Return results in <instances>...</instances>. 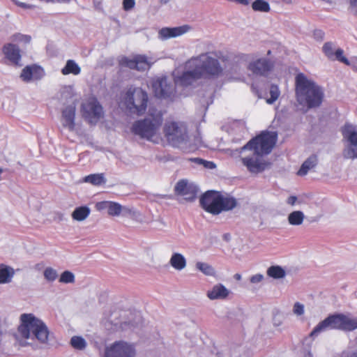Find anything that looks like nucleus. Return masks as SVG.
Returning <instances> with one entry per match:
<instances>
[{"label":"nucleus","mask_w":357,"mask_h":357,"mask_svg":"<svg viewBox=\"0 0 357 357\" xmlns=\"http://www.w3.org/2000/svg\"><path fill=\"white\" fill-rule=\"evenodd\" d=\"M227 59L213 52H206L190 59L189 65L198 68L202 78L217 79L224 76Z\"/></svg>","instance_id":"nucleus-4"},{"label":"nucleus","mask_w":357,"mask_h":357,"mask_svg":"<svg viewBox=\"0 0 357 357\" xmlns=\"http://www.w3.org/2000/svg\"><path fill=\"white\" fill-rule=\"evenodd\" d=\"M82 116L91 124H96L104 114L103 108L96 98L91 96L81 105Z\"/></svg>","instance_id":"nucleus-13"},{"label":"nucleus","mask_w":357,"mask_h":357,"mask_svg":"<svg viewBox=\"0 0 357 357\" xmlns=\"http://www.w3.org/2000/svg\"><path fill=\"white\" fill-rule=\"evenodd\" d=\"M324 35H325L324 32L319 29L315 30L313 33L314 39H316L317 40H319V41L324 40Z\"/></svg>","instance_id":"nucleus-47"},{"label":"nucleus","mask_w":357,"mask_h":357,"mask_svg":"<svg viewBox=\"0 0 357 357\" xmlns=\"http://www.w3.org/2000/svg\"><path fill=\"white\" fill-rule=\"evenodd\" d=\"M277 137L275 132H263L249 141L240 151L236 150L238 153L245 150L253 151L252 155L241 158V162L249 172L259 174L268 167L269 163L262 156L271 153L276 143Z\"/></svg>","instance_id":"nucleus-1"},{"label":"nucleus","mask_w":357,"mask_h":357,"mask_svg":"<svg viewBox=\"0 0 357 357\" xmlns=\"http://www.w3.org/2000/svg\"><path fill=\"white\" fill-rule=\"evenodd\" d=\"M75 105H70L66 107L61 112V125L63 128L71 132L75 129Z\"/></svg>","instance_id":"nucleus-22"},{"label":"nucleus","mask_w":357,"mask_h":357,"mask_svg":"<svg viewBox=\"0 0 357 357\" xmlns=\"http://www.w3.org/2000/svg\"><path fill=\"white\" fill-rule=\"evenodd\" d=\"M292 311L294 315L297 317L302 316L305 313V306L299 302H296L293 306Z\"/></svg>","instance_id":"nucleus-43"},{"label":"nucleus","mask_w":357,"mask_h":357,"mask_svg":"<svg viewBox=\"0 0 357 357\" xmlns=\"http://www.w3.org/2000/svg\"><path fill=\"white\" fill-rule=\"evenodd\" d=\"M267 275L273 279H282L286 276L285 270L280 266H271L266 271Z\"/></svg>","instance_id":"nucleus-33"},{"label":"nucleus","mask_w":357,"mask_h":357,"mask_svg":"<svg viewBox=\"0 0 357 357\" xmlns=\"http://www.w3.org/2000/svg\"><path fill=\"white\" fill-rule=\"evenodd\" d=\"M45 76L43 68L37 65L27 66L20 74V78L25 82H31L41 79Z\"/></svg>","instance_id":"nucleus-21"},{"label":"nucleus","mask_w":357,"mask_h":357,"mask_svg":"<svg viewBox=\"0 0 357 357\" xmlns=\"http://www.w3.org/2000/svg\"><path fill=\"white\" fill-rule=\"evenodd\" d=\"M330 329L353 331L357 329V318L342 313L330 315L314 328L310 333V337L314 338Z\"/></svg>","instance_id":"nucleus-6"},{"label":"nucleus","mask_w":357,"mask_h":357,"mask_svg":"<svg viewBox=\"0 0 357 357\" xmlns=\"http://www.w3.org/2000/svg\"><path fill=\"white\" fill-rule=\"evenodd\" d=\"M305 357H312V355L309 353Z\"/></svg>","instance_id":"nucleus-54"},{"label":"nucleus","mask_w":357,"mask_h":357,"mask_svg":"<svg viewBox=\"0 0 357 357\" xmlns=\"http://www.w3.org/2000/svg\"><path fill=\"white\" fill-rule=\"evenodd\" d=\"M234 278L236 280H240L241 279V275L239 273H236L234 275Z\"/></svg>","instance_id":"nucleus-51"},{"label":"nucleus","mask_w":357,"mask_h":357,"mask_svg":"<svg viewBox=\"0 0 357 357\" xmlns=\"http://www.w3.org/2000/svg\"><path fill=\"white\" fill-rule=\"evenodd\" d=\"M123 63L130 69L144 71L149 69L154 61L149 59L145 55H137L132 59H125L123 60Z\"/></svg>","instance_id":"nucleus-20"},{"label":"nucleus","mask_w":357,"mask_h":357,"mask_svg":"<svg viewBox=\"0 0 357 357\" xmlns=\"http://www.w3.org/2000/svg\"><path fill=\"white\" fill-rule=\"evenodd\" d=\"M252 8L255 11L268 13L271 10L270 5L268 1L264 0H256L252 3Z\"/></svg>","instance_id":"nucleus-35"},{"label":"nucleus","mask_w":357,"mask_h":357,"mask_svg":"<svg viewBox=\"0 0 357 357\" xmlns=\"http://www.w3.org/2000/svg\"><path fill=\"white\" fill-rule=\"evenodd\" d=\"M135 5V0H123V6L125 10H130L134 8Z\"/></svg>","instance_id":"nucleus-45"},{"label":"nucleus","mask_w":357,"mask_h":357,"mask_svg":"<svg viewBox=\"0 0 357 357\" xmlns=\"http://www.w3.org/2000/svg\"><path fill=\"white\" fill-rule=\"evenodd\" d=\"M264 275L261 273H258L253 275L250 278V282L253 284H259L261 282L264 280Z\"/></svg>","instance_id":"nucleus-44"},{"label":"nucleus","mask_w":357,"mask_h":357,"mask_svg":"<svg viewBox=\"0 0 357 357\" xmlns=\"http://www.w3.org/2000/svg\"><path fill=\"white\" fill-rule=\"evenodd\" d=\"M75 282V275L69 271H63L59 278V282L68 284V283H73Z\"/></svg>","instance_id":"nucleus-39"},{"label":"nucleus","mask_w":357,"mask_h":357,"mask_svg":"<svg viewBox=\"0 0 357 357\" xmlns=\"http://www.w3.org/2000/svg\"><path fill=\"white\" fill-rule=\"evenodd\" d=\"M153 90L156 97L160 98H170L174 93V86L168 82L166 77H158L153 80Z\"/></svg>","instance_id":"nucleus-16"},{"label":"nucleus","mask_w":357,"mask_h":357,"mask_svg":"<svg viewBox=\"0 0 357 357\" xmlns=\"http://www.w3.org/2000/svg\"><path fill=\"white\" fill-rule=\"evenodd\" d=\"M162 123V114L160 111L149 114L144 120L136 121L132 128V132L148 140L153 141Z\"/></svg>","instance_id":"nucleus-8"},{"label":"nucleus","mask_w":357,"mask_h":357,"mask_svg":"<svg viewBox=\"0 0 357 357\" xmlns=\"http://www.w3.org/2000/svg\"><path fill=\"white\" fill-rule=\"evenodd\" d=\"M190 59L184 64L183 71L181 74L178 71L174 73V79L176 85L188 86L193 84L198 79H202V77L198 68L189 65Z\"/></svg>","instance_id":"nucleus-14"},{"label":"nucleus","mask_w":357,"mask_h":357,"mask_svg":"<svg viewBox=\"0 0 357 357\" xmlns=\"http://www.w3.org/2000/svg\"><path fill=\"white\" fill-rule=\"evenodd\" d=\"M297 197L292 195L288 197L287 199V203L291 206H294L297 202Z\"/></svg>","instance_id":"nucleus-49"},{"label":"nucleus","mask_w":357,"mask_h":357,"mask_svg":"<svg viewBox=\"0 0 357 357\" xmlns=\"http://www.w3.org/2000/svg\"><path fill=\"white\" fill-rule=\"evenodd\" d=\"M230 294L231 291L229 289L222 284L218 283L213 285L212 288L207 291L206 296L212 301L225 300L227 298Z\"/></svg>","instance_id":"nucleus-24"},{"label":"nucleus","mask_w":357,"mask_h":357,"mask_svg":"<svg viewBox=\"0 0 357 357\" xmlns=\"http://www.w3.org/2000/svg\"><path fill=\"white\" fill-rule=\"evenodd\" d=\"M81 73V68L74 60H68L66 66L62 68L61 73L64 75L73 74L77 75Z\"/></svg>","instance_id":"nucleus-30"},{"label":"nucleus","mask_w":357,"mask_h":357,"mask_svg":"<svg viewBox=\"0 0 357 357\" xmlns=\"http://www.w3.org/2000/svg\"><path fill=\"white\" fill-rule=\"evenodd\" d=\"M3 52L6 58L12 63L18 65L21 60V54L19 47L13 44L8 43L3 47Z\"/></svg>","instance_id":"nucleus-25"},{"label":"nucleus","mask_w":357,"mask_h":357,"mask_svg":"<svg viewBox=\"0 0 357 357\" xmlns=\"http://www.w3.org/2000/svg\"><path fill=\"white\" fill-rule=\"evenodd\" d=\"M109 321L116 328L127 330L138 326L142 322V315L137 311L121 310L112 312Z\"/></svg>","instance_id":"nucleus-10"},{"label":"nucleus","mask_w":357,"mask_h":357,"mask_svg":"<svg viewBox=\"0 0 357 357\" xmlns=\"http://www.w3.org/2000/svg\"><path fill=\"white\" fill-rule=\"evenodd\" d=\"M11 40L13 42L23 43L24 44L29 43L31 38L29 35H24L22 33H15L11 36Z\"/></svg>","instance_id":"nucleus-41"},{"label":"nucleus","mask_w":357,"mask_h":357,"mask_svg":"<svg viewBox=\"0 0 357 357\" xmlns=\"http://www.w3.org/2000/svg\"><path fill=\"white\" fill-rule=\"evenodd\" d=\"M317 162L318 158L317 155H310L302 164L300 169L297 172V174L301 176H305L310 169H313L317 166Z\"/></svg>","instance_id":"nucleus-27"},{"label":"nucleus","mask_w":357,"mask_h":357,"mask_svg":"<svg viewBox=\"0 0 357 357\" xmlns=\"http://www.w3.org/2000/svg\"><path fill=\"white\" fill-rule=\"evenodd\" d=\"M176 193L184 197L187 201H193L197 196L198 188L192 183H188L185 180L179 181L174 189Z\"/></svg>","instance_id":"nucleus-18"},{"label":"nucleus","mask_w":357,"mask_h":357,"mask_svg":"<svg viewBox=\"0 0 357 357\" xmlns=\"http://www.w3.org/2000/svg\"><path fill=\"white\" fill-rule=\"evenodd\" d=\"M196 268L207 276H213L215 274L214 268L205 262L197 261L195 264Z\"/></svg>","instance_id":"nucleus-34"},{"label":"nucleus","mask_w":357,"mask_h":357,"mask_svg":"<svg viewBox=\"0 0 357 357\" xmlns=\"http://www.w3.org/2000/svg\"><path fill=\"white\" fill-rule=\"evenodd\" d=\"M190 29V27L188 25L172 28H162L159 31V38L162 40L176 38L187 33Z\"/></svg>","instance_id":"nucleus-23"},{"label":"nucleus","mask_w":357,"mask_h":357,"mask_svg":"<svg viewBox=\"0 0 357 357\" xmlns=\"http://www.w3.org/2000/svg\"><path fill=\"white\" fill-rule=\"evenodd\" d=\"M96 208L98 211L106 210L107 213L112 216H119L122 214H128L130 210L128 208L122 206L120 204L110 201H102L96 203Z\"/></svg>","instance_id":"nucleus-17"},{"label":"nucleus","mask_w":357,"mask_h":357,"mask_svg":"<svg viewBox=\"0 0 357 357\" xmlns=\"http://www.w3.org/2000/svg\"><path fill=\"white\" fill-rule=\"evenodd\" d=\"M45 278L49 282L54 281L58 277L56 270L52 267H47L45 269L43 273Z\"/></svg>","instance_id":"nucleus-40"},{"label":"nucleus","mask_w":357,"mask_h":357,"mask_svg":"<svg viewBox=\"0 0 357 357\" xmlns=\"http://www.w3.org/2000/svg\"><path fill=\"white\" fill-rule=\"evenodd\" d=\"M202 207L208 213L218 215L228 211L237 206V200L229 195H222L218 192L207 191L200 198Z\"/></svg>","instance_id":"nucleus-7"},{"label":"nucleus","mask_w":357,"mask_h":357,"mask_svg":"<svg viewBox=\"0 0 357 357\" xmlns=\"http://www.w3.org/2000/svg\"><path fill=\"white\" fill-rule=\"evenodd\" d=\"M342 141L344 147L342 155L345 159H357V126L347 123L342 128Z\"/></svg>","instance_id":"nucleus-11"},{"label":"nucleus","mask_w":357,"mask_h":357,"mask_svg":"<svg viewBox=\"0 0 357 357\" xmlns=\"http://www.w3.org/2000/svg\"><path fill=\"white\" fill-rule=\"evenodd\" d=\"M164 133L168 142L184 152L194 151L197 148L190 140L186 125L183 122H167Z\"/></svg>","instance_id":"nucleus-5"},{"label":"nucleus","mask_w":357,"mask_h":357,"mask_svg":"<svg viewBox=\"0 0 357 357\" xmlns=\"http://www.w3.org/2000/svg\"><path fill=\"white\" fill-rule=\"evenodd\" d=\"M121 102L130 113L142 115L147 107L148 95L141 88L131 86L125 93Z\"/></svg>","instance_id":"nucleus-9"},{"label":"nucleus","mask_w":357,"mask_h":357,"mask_svg":"<svg viewBox=\"0 0 357 357\" xmlns=\"http://www.w3.org/2000/svg\"><path fill=\"white\" fill-rule=\"evenodd\" d=\"M169 263L174 269L178 271L183 270L187 266L185 257L179 252H173Z\"/></svg>","instance_id":"nucleus-26"},{"label":"nucleus","mask_w":357,"mask_h":357,"mask_svg":"<svg viewBox=\"0 0 357 357\" xmlns=\"http://www.w3.org/2000/svg\"><path fill=\"white\" fill-rule=\"evenodd\" d=\"M275 325H277V326H279L280 324V323L279 322H277V323H274Z\"/></svg>","instance_id":"nucleus-55"},{"label":"nucleus","mask_w":357,"mask_h":357,"mask_svg":"<svg viewBox=\"0 0 357 357\" xmlns=\"http://www.w3.org/2000/svg\"><path fill=\"white\" fill-rule=\"evenodd\" d=\"M17 6L23 8L24 9H34L36 8V6L33 4H28L26 3L20 2L17 0H12Z\"/></svg>","instance_id":"nucleus-46"},{"label":"nucleus","mask_w":357,"mask_h":357,"mask_svg":"<svg viewBox=\"0 0 357 357\" xmlns=\"http://www.w3.org/2000/svg\"><path fill=\"white\" fill-rule=\"evenodd\" d=\"M347 357H357V351L352 352Z\"/></svg>","instance_id":"nucleus-52"},{"label":"nucleus","mask_w":357,"mask_h":357,"mask_svg":"<svg viewBox=\"0 0 357 357\" xmlns=\"http://www.w3.org/2000/svg\"><path fill=\"white\" fill-rule=\"evenodd\" d=\"M202 165L207 168V169H213L215 167V165L213 162H211V161H207V160H204V164H202Z\"/></svg>","instance_id":"nucleus-48"},{"label":"nucleus","mask_w":357,"mask_h":357,"mask_svg":"<svg viewBox=\"0 0 357 357\" xmlns=\"http://www.w3.org/2000/svg\"><path fill=\"white\" fill-rule=\"evenodd\" d=\"M270 98L266 99V102L269 105L274 103L280 95V91L277 85L272 84L269 90Z\"/></svg>","instance_id":"nucleus-37"},{"label":"nucleus","mask_w":357,"mask_h":357,"mask_svg":"<svg viewBox=\"0 0 357 357\" xmlns=\"http://www.w3.org/2000/svg\"><path fill=\"white\" fill-rule=\"evenodd\" d=\"M161 3L166 4L170 0H159Z\"/></svg>","instance_id":"nucleus-53"},{"label":"nucleus","mask_w":357,"mask_h":357,"mask_svg":"<svg viewBox=\"0 0 357 357\" xmlns=\"http://www.w3.org/2000/svg\"><path fill=\"white\" fill-rule=\"evenodd\" d=\"M322 51L326 55V56L332 61L335 60V52L334 51V44L332 42H327L324 43L322 47Z\"/></svg>","instance_id":"nucleus-38"},{"label":"nucleus","mask_w":357,"mask_h":357,"mask_svg":"<svg viewBox=\"0 0 357 357\" xmlns=\"http://www.w3.org/2000/svg\"><path fill=\"white\" fill-rule=\"evenodd\" d=\"M91 210L86 206H82L75 208L72 213L73 220L81 222L86 220L90 215Z\"/></svg>","instance_id":"nucleus-29"},{"label":"nucleus","mask_w":357,"mask_h":357,"mask_svg":"<svg viewBox=\"0 0 357 357\" xmlns=\"http://www.w3.org/2000/svg\"><path fill=\"white\" fill-rule=\"evenodd\" d=\"M70 344L77 350H84L87 346L86 340L82 337L76 335L71 337Z\"/></svg>","instance_id":"nucleus-36"},{"label":"nucleus","mask_w":357,"mask_h":357,"mask_svg":"<svg viewBox=\"0 0 357 357\" xmlns=\"http://www.w3.org/2000/svg\"><path fill=\"white\" fill-rule=\"evenodd\" d=\"M84 181L93 185L105 184L107 179L103 173L89 174L84 178Z\"/></svg>","instance_id":"nucleus-31"},{"label":"nucleus","mask_w":357,"mask_h":357,"mask_svg":"<svg viewBox=\"0 0 357 357\" xmlns=\"http://www.w3.org/2000/svg\"><path fill=\"white\" fill-rule=\"evenodd\" d=\"M135 354L134 345L122 340L107 346L104 351V357H135Z\"/></svg>","instance_id":"nucleus-15"},{"label":"nucleus","mask_w":357,"mask_h":357,"mask_svg":"<svg viewBox=\"0 0 357 357\" xmlns=\"http://www.w3.org/2000/svg\"><path fill=\"white\" fill-rule=\"evenodd\" d=\"M250 59V55L241 54L236 56L230 63L227 60L224 76L229 80L243 81L245 70L248 68Z\"/></svg>","instance_id":"nucleus-12"},{"label":"nucleus","mask_w":357,"mask_h":357,"mask_svg":"<svg viewBox=\"0 0 357 357\" xmlns=\"http://www.w3.org/2000/svg\"><path fill=\"white\" fill-rule=\"evenodd\" d=\"M275 325H277V326H279L280 324V323L279 322H277V323H274Z\"/></svg>","instance_id":"nucleus-56"},{"label":"nucleus","mask_w":357,"mask_h":357,"mask_svg":"<svg viewBox=\"0 0 357 357\" xmlns=\"http://www.w3.org/2000/svg\"><path fill=\"white\" fill-rule=\"evenodd\" d=\"M296 97L298 102L307 108L319 107L324 97L321 86L303 73H298L295 78Z\"/></svg>","instance_id":"nucleus-3"},{"label":"nucleus","mask_w":357,"mask_h":357,"mask_svg":"<svg viewBox=\"0 0 357 357\" xmlns=\"http://www.w3.org/2000/svg\"><path fill=\"white\" fill-rule=\"evenodd\" d=\"M20 324L15 337L19 345L26 347L28 340H37L41 344H47L50 331L45 322L33 314L24 313L20 317Z\"/></svg>","instance_id":"nucleus-2"},{"label":"nucleus","mask_w":357,"mask_h":357,"mask_svg":"<svg viewBox=\"0 0 357 357\" xmlns=\"http://www.w3.org/2000/svg\"><path fill=\"white\" fill-rule=\"evenodd\" d=\"M335 60H337L347 66L350 65L349 61L344 56V51L341 48H338L335 52Z\"/></svg>","instance_id":"nucleus-42"},{"label":"nucleus","mask_w":357,"mask_h":357,"mask_svg":"<svg viewBox=\"0 0 357 357\" xmlns=\"http://www.w3.org/2000/svg\"><path fill=\"white\" fill-rule=\"evenodd\" d=\"M15 275L14 269L3 264H0V284L10 283Z\"/></svg>","instance_id":"nucleus-28"},{"label":"nucleus","mask_w":357,"mask_h":357,"mask_svg":"<svg viewBox=\"0 0 357 357\" xmlns=\"http://www.w3.org/2000/svg\"><path fill=\"white\" fill-rule=\"evenodd\" d=\"M190 160L192 161L198 165H202V164H204V160L199 158H190Z\"/></svg>","instance_id":"nucleus-50"},{"label":"nucleus","mask_w":357,"mask_h":357,"mask_svg":"<svg viewBox=\"0 0 357 357\" xmlns=\"http://www.w3.org/2000/svg\"><path fill=\"white\" fill-rule=\"evenodd\" d=\"M273 65L266 58H260L248 63V69L255 75L266 76Z\"/></svg>","instance_id":"nucleus-19"},{"label":"nucleus","mask_w":357,"mask_h":357,"mask_svg":"<svg viewBox=\"0 0 357 357\" xmlns=\"http://www.w3.org/2000/svg\"><path fill=\"white\" fill-rule=\"evenodd\" d=\"M305 219L303 212L301 211H294L288 215L287 220L289 225L293 226H299L303 224Z\"/></svg>","instance_id":"nucleus-32"}]
</instances>
